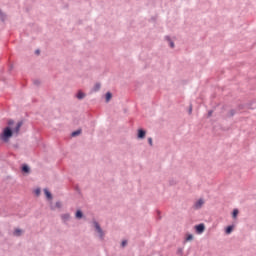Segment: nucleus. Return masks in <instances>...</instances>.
<instances>
[{
    "label": "nucleus",
    "mask_w": 256,
    "mask_h": 256,
    "mask_svg": "<svg viewBox=\"0 0 256 256\" xmlns=\"http://www.w3.org/2000/svg\"><path fill=\"white\" fill-rule=\"evenodd\" d=\"M13 136V130L10 127H5L0 135V139L4 142H8Z\"/></svg>",
    "instance_id": "obj_1"
},
{
    "label": "nucleus",
    "mask_w": 256,
    "mask_h": 256,
    "mask_svg": "<svg viewBox=\"0 0 256 256\" xmlns=\"http://www.w3.org/2000/svg\"><path fill=\"white\" fill-rule=\"evenodd\" d=\"M195 229H196V232H197L198 234H202V233L205 232L206 226H205L204 223H200V224H198V225L195 226Z\"/></svg>",
    "instance_id": "obj_2"
},
{
    "label": "nucleus",
    "mask_w": 256,
    "mask_h": 256,
    "mask_svg": "<svg viewBox=\"0 0 256 256\" xmlns=\"http://www.w3.org/2000/svg\"><path fill=\"white\" fill-rule=\"evenodd\" d=\"M94 225H95V229L98 232L100 238H103L104 237V232H103L101 226L99 225V223L98 222H94Z\"/></svg>",
    "instance_id": "obj_3"
},
{
    "label": "nucleus",
    "mask_w": 256,
    "mask_h": 256,
    "mask_svg": "<svg viewBox=\"0 0 256 256\" xmlns=\"http://www.w3.org/2000/svg\"><path fill=\"white\" fill-rule=\"evenodd\" d=\"M22 125H23L22 122H18L16 127L13 129V133L18 134L20 132V129H21Z\"/></svg>",
    "instance_id": "obj_4"
},
{
    "label": "nucleus",
    "mask_w": 256,
    "mask_h": 256,
    "mask_svg": "<svg viewBox=\"0 0 256 256\" xmlns=\"http://www.w3.org/2000/svg\"><path fill=\"white\" fill-rule=\"evenodd\" d=\"M145 136H146V131L143 130V129H139V130H138V138H139V139H144Z\"/></svg>",
    "instance_id": "obj_5"
},
{
    "label": "nucleus",
    "mask_w": 256,
    "mask_h": 256,
    "mask_svg": "<svg viewBox=\"0 0 256 256\" xmlns=\"http://www.w3.org/2000/svg\"><path fill=\"white\" fill-rule=\"evenodd\" d=\"M205 201L203 199H199L196 203H195V208L196 209H200L203 205H204Z\"/></svg>",
    "instance_id": "obj_6"
},
{
    "label": "nucleus",
    "mask_w": 256,
    "mask_h": 256,
    "mask_svg": "<svg viewBox=\"0 0 256 256\" xmlns=\"http://www.w3.org/2000/svg\"><path fill=\"white\" fill-rule=\"evenodd\" d=\"M22 234H23V230L20 229V228H16V229L14 230V232H13V235H14L15 237H19V236H21Z\"/></svg>",
    "instance_id": "obj_7"
},
{
    "label": "nucleus",
    "mask_w": 256,
    "mask_h": 256,
    "mask_svg": "<svg viewBox=\"0 0 256 256\" xmlns=\"http://www.w3.org/2000/svg\"><path fill=\"white\" fill-rule=\"evenodd\" d=\"M44 194L48 200L52 199V194L47 188L44 189Z\"/></svg>",
    "instance_id": "obj_8"
},
{
    "label": "nucleus",
    "mask_w": 256,
    "mask_h": 256,
    "mask_svg": "<svg viewBox=\"0 0 256 256\" xmlns=\"http://www.w3.org/2000/svg\"><path fill=\"white\" fill-rule=\"evenodd\" d=\"M84 98H85V93L82 92V91H79V92L77 93V99L82 100V99H84Z\"/></svg>",
    "instance_id": "obj_9"
},
{
    "label": "nucleus",
    "mask_w": 256,
    "mask_h": 256,
    "mask_svg": "<svg viewBox=\"0 0 256 256\" xmlns=\"http://www.w3.org/2000/svg\"><path fill=\"white\" fill-rule=\"evenodd\" d=\"M100 89H101V84H100V83H96V84L94 85L93 91H94V92H98Z\"/></svg>",
    "instance_id": "obj_10"
},
{
    "label": "nucleus",
    "mask_w": 256,
    "mask_h": 256,
    "mask_svg": "<svg viewBox=\"0 0 256 256\" xmlns=\"http://www.w3.org/2000/svg\"><path fill=\"white\" fill-rule=\"evenodd\" d=\"M106 102H110V100L112 99V93L111 92H107L106 96H105Z\"/></svg>",
    "instance_id": "obj_11"
},
{
    "label": "nucleus",
    "mask_w": 256,
    "mask_h": 256,
    "mask_svg": "<svg viewBox=\"0 0 256 256\" xmlns=\"http://www.w3.org/2000/svg\"><path fill=\"white\" fill-rule=\"evenodd\" d=\"M22 171H23L24 173H29V172H30L29 166H28V165H23V166H22Z\"/></svg>",
    "instance_id": "obj_12"
},
{
    "label": "nucleus",
    "mask_w": 256,
    "mask_h": 256,
    "mask_svg": "<svg viewBox=\"0 0 256 256\" xmlns=\"http://www.w3.org/2000/svg\"><path fill=\"white\" fill-rule=\"evenodd\" d=\"M76 218L81 219L83 217V213L81 210H77L75 214Z\"/></svg>",
    "instance_id": "obj_13"
},
{
    "label": "nucleus",
    "mask_w": 256,
    "mask_h": 256,
    "mask_svg": "<svg viewBox=\"0 0 256 256\" xmlns=\"http://www.w3.org/2000/svg\"><path fill=\"white\" fill-rule=\"evenodd\" d=\"M238 215H239V210H238V209H234V210H233V213H232V217H233L234 219H236Z\"/></svg>",
    "instance_id": "obj_14"
},
{
    "label": "nucleus",
    "mask_w": 256,
    "mask_h": 256,
    "mask_svg": "<svg viewBox=\"0 0 256 256\" xmlns=\"http://www.w3.org/2000/svg\"><path fill=\"white\" fill-rule=\"evenodd\" d=\"M233 232V226H228L227 228H226V234H231Z\"/></svg>",
    "instance_id": "obj_15"
},
{
    "label": "nucleus",
    "mask_w": 256,
    "mask_h": 256,
    "mask_svg": "<svg viewBox=\"0 0 256 256\" xmlns=\"http://www.w3.org/2000/svg\"><path fill=\"white\" fill-rule=\"evenodd\" d=\"M80 134H81V130H76V131L72 132V137H76Z\"/></svg>",
    "instance_id": "obj_16"
},
{
    "label": "nucleus",
    "mask_w": 256,
    "mask_h": 256,
    "mask_svg": "<svg viewBox=\"0 0 256 256\" xmlns=\"http://www.w3.org/2000/svg\"><path fill=\"white\" fill-rule=\"evenodd\" d=\"M193 239H194L193 234H188L186 240H187V241H192Z\"/></svg>",
    "instance_id": "obj_17"
},
{
    "label": "nucleus",
    "mask_w": 256,
    "mask_h": 256,
    "mask_svg": "<svg viewBox=\"0 0 256 256\" xmlns=\"http://www.w3.org/2000/svg\"><path fill=\"white\" fill-rule=\"evenodd\" d=\"M148 143H149L150 146H153V139L151 137L148 138Z\"/></svg>",
    "instance_id": "obj_18"
},
{
    "label": "nucleus",
    "mask_w": 256,
    "mask_h": 256,
    "mask_svg": "<svg viewBox=\"0 0 256 256\" xmlns=\"http://www.w3.org/2000/svg\"><path fill=\"white\" fill-rule=\"evenodd\" d=\"M121 245H122V247H125L127 245V240H123Z\"/></svg>",
    "instance_id": "obj_19"
},
{
    "label": "nucleus",
    "mask_w": 256,
    "mask_h": 256,
    "mask_svg": "<svg viewBox=\"0 0 256 256\" xmlns=\"http://www.w3.org/2000/svg\"><path fill=\"white\" fill-rule=\"evenodd\" d=\"M35 193H36V195H40L41 190H40V189H36V190H35Z\"/></svg>",
    "instance_id": "obj_20"
},
{
    "label": "nucleus",
    "mask_w": 256,
    "mask_h": 256,
    "mask_svg": "<svg viewBox=\"0 0 256 256\" xmlns=\"http://www.w3.org/2000/svg\"><path fill=\"white\" fill-rule=\"evenodd\" d=\"M170 47H171V48H174V47H175V43L172 42V41H170Z\"/></svg>",
    "instance_id": "obj_21"
},
{
    "label": "nucleus",
    "mask_w": 256,
    "mask_h": 256,
    "mask_svg": "<svg viewBox=\"0 0 256 256\" xmlns=\"http://www.w3.org/2000/svg\"><path fill=\"white\" fill-rule=\"evenodd\" d=\"M13 123H14V121H13V120H9V121H8V125H9V126H12V125H13Z\"/></svg>",
    "instance_id": "obj_22"
},
{
    "label": "nucleus",
    "mask_w": 256,
    "mask_h": 256,
    "mask_svg": "<svg viewBox=\"0 0 256 256\" xmlns=\"http://www.w3.org/2000/svg\"><path fill=\"white\" fill-rule=\"evenodd\" d=\"M192 111H193V107H192V106H190L189 114H192Z\"/></svg>",
    "instance_id": "obj_23"
},
{
    "label": "nucleus",
    "mask_w": 256,
    "mask_h": 256,
    "mask_svg": "<svg viewBox=\"0 0 256 256\" xmlns=\"http://www.w3.org/2000/svg\"><path fill=\"white\" fill-rule=\"evenodd\" d=\"M35 54H36V55H40V50H36V51H35Z\"/></svg>",
    "instance_id": "obj_24"
},
{
    "label": "nucleus",
    "mask_w": 256,
    "mask_h": 256,
    "mask_svg": "<svg viewBox=\"0 0 256 256\" xmlns=\"http://www.w3.org/2000/svg\"><path fill=\"white\" fill-rule=\"evenodd\" d=\"M212 114H213V112H212V111H209L208 116L211 117Z\"/></svg>",
    "instance_id": "obj_25"
}]
</instances>
